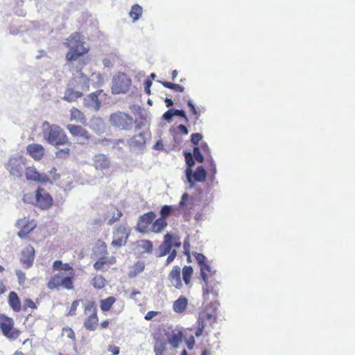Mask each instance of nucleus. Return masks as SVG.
Here are the masks:
<instances>
[{"mask_svg": "<svg viewBox=\"0 0 355 355\" xmlns=\"http://www.w3.org/2000/svg\"><path fill=\"white\" fill-rule=\"evenodd\" d=\"M87 62H88L87 60H81V59L78 60V65L76 67V71L77 72H81V70L87 64ZM80 78H82L83 81L86 84V86H85L86 89H89L88 78L87 77V76L84 75L83 73H80Z\"/></svg>", "mask_w": 355, "mask_h": 355, "instance_id": "ea45409f", "label": "nucleus"}, {"mask_svg": "<svg viewBox=\"0 0 355 355\" xmlns=\"http://www.w3.org/2000/svg\"><path fill=\"white\" fill-rule=\"evenodd\" d=\"M35 205L42 209H48L53 202V198L44 189L39 187L35 191Z\"/></svg>", "mask_w": 355, "mask_h": 355, "instance_id": "4468645a", "label": "nucleus"}, {"mask_svg": "<svg viewBox=\"0 0 355 355\" xmlns=\"http://www.w3.org/2000/svg\"><path fill=\"white\" fill-rule=\"evenodd\" d=\"M143 8L139 4H135L132 6L131 10L129 12V15L131 17L133 22L136 21L142 15Z\"/></svg>", "mask_w": 355, "mask_h": 355, "instance_id": "58836bf2", "label": "nucleus"}, {"mask_svg": "<svg viewBox=\"0 0 355 355\" xmlns=\"http://www.w3.org/2000/svg\"><path fill=\"white\" fill-rule=\"evenodd\" d=\"M0 329L3 336L10 340H17L21 334L19 329L15 327L13 318L3 313L0 314Z\"/></svg>", "mask_w": 355, "mask_h": 355, "instance_id": "423d86ee", "label": "nucleus"}, {"mask_svg": "<svg viewBox=\"0 0 355 355\" xmlns=\"http://www.w3.org/2000/svg\"><path fill=\"white\" fill-rule=\"evenodd\" d=\"M171 238L170 233H167L164 236V241L159 246L157 257H162L168 254L173 249H171V245L170 244L169 239Z\"/></svg>", "mask_w": 355, "mask_h": 355, "instance_id": "b1692460", "label": "nucleus"}, {"mask_svg": "<svg viewBox=\"0 0 355 355\" xmlns=\"http://www.w3.org/2000/svg\"><path fill=\"white\" fill-rule=\"evenodd\" d=\"M130 147L140 148L146 144V138L144 133H139L132 137L128 141Z\"/></svg>", "mask_w": 355, "mask_h": 355, "instance_id": "2f4dec72", "label": "nucleus"}, {"mask_svg": "<svg viewBox=\"0 0 355 355\" xmlns=\"http://www.w3.org/2000/svg\"><path fill=\"white\" fill-rule=\"evenodd\" d=\"M62 336H64L71 340L73 343H76V334L72 328L69 327H63L62 329Z\"/></svg>", "mask_w": 355, "mask_h": 355, "instance_id": "37998d69", "label": "nucleus"}, {"mask_svg": "<svg viewBox=\"0 0 355 355\" xmlns=\"http://www.w3.org/2000/svg\"><path fill=\"white\" fill-rule=\"evenodd\" d=\"M200 277L205 283V286L202 287L203 297H207L209 294L217 297L218 295L217 286L219 282L215 278L216 272L211 270L207 263L200 266Z\"/></svg>", "mask_w": 355, "mask_h": 355, "instance_id": "7ed1b4c3", "label": "nucleus"}, {"mask_svg": "<svg viewBox=\"0 0 355 355\" xmlns=\"http://www.w3.org/2000/svg\"><path fill=\"white\" fill-rule=\"evenodd\" d=\"M83 314L85 316L83 320L84 327L90 331L96 330L99 320L96 304L94 300H88L85 302Z\"/></svg>", "mask_w": 355, "mask_h": 355, "instance_id": "39448f33", "label": "nucleus"}, {"mask_svg": "<svg viewBox=\"0 0 355 355\" xmlns=\"http://www.w3.org/2000/svg\"><path fill=\"white\" fill-rule=\"evenodd\" d=\"M110 161L104 154H97L93 158V166L96 170H105L110 168Z\"/></svg>", "mask_w": 355, "mask_h": 355, "instance_id": "4be33fe9", "label": "nucleus"}, {"mask_svg": "<svg viewBox=\"0 0 355 355\" xmlns=\"http://www.w3.org/2000/svg\"><path fill=\"white\" fill-rule=\"evenodd\" d=\"M156 218V214L153 211H148L139 217L136 230L142 234H148L150 232L153 222Z\"/></svg>", "mask_w": 355, "mask_h": 355, "instance_id": "f8f14e48", "label": "nucleus"}, {"mask_svg": "<svg viewBox=\"0 0 355 355\" xmlns=\"http://www.w3.org/2000/svg\"><path fill=\"white\" fill-rule=\"evenodd\" d=\"M160 313L159 311H148L144 316L145 320H150L154 317L159 315Z\"/></svg>", "mask_w": 355, "mask_h": 355, "instance_id": "e2e57ef3", "label": "nucleus"}, {"mask_svg": "<svg viewBox=\"0 0 355 355\" xmlns=\"http://www.w3.org/2000/svg\"><path fill=\"white\" fill-rule=\"evenodd\" d=\"M182 280L184 284L189 288L191 287V279L193 274V269L191 266H184L182 270Z\"/></svg>", "mask_w": 355, "mask_h": 355, "instance_id": "f704fd0d", "label": "nucleus"}, {"mask_svg": "<svg viewBox=\"0 0 355 355\" xmlns=\"http://www.w3.org/2000/svg\"><path fill=\"white\" fill-rule=\"evenodd\" d=\"M91 285L97 290L103 288L106 285V279L103 275H95L90 282Z\"/></svg>", "mask_w": 355, "mask_h": 355, "instance_id": "4c0bfd02", "label": "nucleus"}, {"mask_svg": "<svg viewBox=\"0 0 355 355\" xmlns=\"http://www.w3.org/2000/svg\"><path fill=\"white\" fill-rule=\"evenodd\" d=\"M192 155L194 157L195 160L197 162L202 163L205 160V155L203 153H202L200 148L198 146H195L193 150Z\"/></svg>", "mask_w": 355, "mask_h": 355, "instance_id": "49530a36", "label": "nucleus"}, {"mask_svg": "<svg viewBox=\"0 0 355 355\" xmlns=\"http://www.w3.org/2000/svg\"><path fill=\"white\" fill-rule=\"evenodd\" d=\"M184 252L188 258H191L190 255V243L188 240H184L183 243Z\"/></svg>", "mask_w": 355, "mask_h": 355, "instance_id": "bf43d9fd", "label": "nucleus"}, {"mask_svg": "<svg viewBox=\"0 0 355 355\" xmlns=\"http://www.w3.org/2000/svg\"><path fill=\"white\" fill-rule=\"evenodd\" d=\"M138 252L141 254H151L153 251V243L151 241L142 239L136 243Z\"/></svg>", "mask_w": 355, "mask_h": 355, "instance_id": "393cba45", "label": "nucleus"}, {"mask_svg": "<svg viewBox=\"0 0 355 355\" xmlns=\"http://www.w3.org/2000/svg\"><path fill=\"white\" fill-rule=\"evenodd\" d=\"M70 152L69 148L58 149L55 153V157L58 159H67L69 157Z\"/></svg>", "mask_w": 355, "mask_h": 355, "instance_id": "de8ad7c7", "label": "nucleus"}, {"mask_svg": "<svg viewBox=\"0 0 355 355\" xmlns=\"http://www.w3.org/2000/svg\"><path fill=\"white\" fill-rule=\"evenodd\" d=\"M130 234V231L128 227L123 225H119L113 232L111 245L115 248H120L125 246Z\"/></svg>", "mask_w": 355, "mask_h": 355, "instance_id": "1a4fd4ad", "label": "nucleus"}, {"mask_svg": "<svg viewBox=\"0 0 355 355\" xmlns=\"http://www.w3.org/2000/svg\"><path fill=\"white\" fill-rule=\"evenodd\" d=\"M27 153L35 160H40L44 155V148L41 144H32L28 145Z\"/></svg>", "mask_w": 355, "mask_h": 355, "instance_id": "5701e85b", "label": "nucleus"}, {"mask_svg": "<svg viewBox=\"0 0 355 355\" xmlns=\"http://www.w3.org/2000/svg\"><path fill=\"white\" fill-rule=\"evenodd\" d=\"M121 216L122 212L120 210L116 209V214L114 213L113 216L110 219H109L107 222L108 225H112L115 222L119 220Z\"/></svg>", "mask_w": 355, "mask_h": 355, "instance_id": "6e6d98bb", "label": "nucleus"}, {"mask_svg": "<svg viewBox=\"0 0 355 355\" xmlns=\"http://www.w3.org/2000/svg\"><path fill=\"white\" fill-rule=\"evenodd\" d=\"M43 127L44 137L50 144L60 146L69 143L67 135L59 125L44 122Z\"/></svg>", "mask_w": 355, "mask_h": 355, "instance_id": "20e7f679", "label": "nucleus"}, {"mask_svg": "<svg viewBox=\"0 0 355 355\" xmlns=\"http://www.w3.org/2000/svg\"><path fill=\"white\" fill-rule=\"evenodd\" d=\"M193 207L192 199L190 198L187 193H184L181 197V200L178 204V211L180 213L181 211L186 212L189 211Z\"/></svg>", "mask_w": 355, "mask_h": 355, "instance_id": "a878e982", "label": "nucleus"}, {"mask_svg": "<svg viewBox=\"0 0 355 355\" xmlns=\"http://www.w3.org/2000/svg\"><path fill=\"white\" fill-rule=\"evenodd\" d=\"M116 259L114 257H108L103 256L100 257L94 263V268L96 270H101L104 268V266H110L115 263Z\"/></svg>", "mask_w": 355, "mask_h": 355, "instance_id": "c85d7f7f", "label": "nucleus"}, {"mask_svg": "<svg viewBox=\"0 0 355 355\" xmlns=\"http://www.w3.org/2000/svg\"><path fill=\"white\" fill-rule=\"evenodd\" d=\"M145 266V263L143 261H137L130 267L128 277L130 278L136 277L144 270Z\"/></svg>", "mask_w": 355, "mask_h": 355, "instance_id": "473e14b6", "label": "nucleus"}, {"mask_svg": "<svg viewBox=\"0 0 355 355\" xmlns=\"http://www.w3.org/2000/svg\"><path fill=\"white\" fill-rule=\"evenodd\" d=\"M50 173L52 175V177H53V179L54 180H57L60 178V175L57 173V169L53 167L51 171H50Z\"/></svg>", "mask_w": 355, "mask_h": 355, "instance_id": "338daca9", "label": "nucleus"}, {"mask_svg": "<svg viewBox=\"0 0 355 355\" xmlns=\"http://www.w3.org/2000/svg\"><path fill=\"white\" fill-rule=\"evenodd\" d=\"M184 156L187 164V167L184 171L185 175L186 177L189 178L191 173L192 168L195 165L196 160L194 157L192 155V153L190 152H184Z\"/></svg>", "mask_w": 355, "mask_h": 355, "instance_id": "c9c22d12", "label": "nucleus"}, {"mask_svg": "<svg viewBox=\"0 0 355 355\" xmlns=\"http://www.w3.org/2000/svg\"><path fill=\"white\" fill-rule=\"evenodd\" d=\"M178 130L183 135L188 134V130L184 125L180 124L178 126Z\"/></svg>", "mask_w": 355, "mask_h": 355, "instance_id": "774afa93", "label": "nucleus"}, {"mask_svg": "<svg viewBox=\"0 0 355 355\" xmlns=\"http://www.w3.org/2000/svg\"><path fill=\"white\" fill-rule=\"evenodd\" d=\"M144 85H145V92L147 94L150 95V87L152 85V81L150 80H145L144 82Z\"/></svg>", "mask_w": 355, "mask_h": 355, "instance_id": "69168bd1", "label": "nucleus"}, {"mask_svg": "<svg viewBox=\"0 0 355 355\" xmlns=\"http://www.w3.org/2000/svg\"><path fill=\"white\" fill-rule=\"evenodd\" d=\"M116 299L114 296H110L107 298L100 300V308L103 312L109 311Z\"/></svg>", "mask_w": 355, "mask_h": 355, "instance_id": "e433bc0d", "label": "nucleus"}, {"mask_svg": "<svg viewBox=\"0 0 355 355\" xmlns=\"http://www.w3.org/2000/svg\"><path fill=\"white\" fill-rule=\"evenodd\" d=\"M18 225L20 226V230L18 232V236L21 239L26 238L27 235L36 227V224L33 220L28 221L25 218L19 220Z\"/></svg>", "mask_w": 355, "mask_h": 355, "instance_id": "412c9836", "label": "nucleus"}, {"mask_svg": "<svg viewBox=\"0 0 355 355\" xmlns=\"http://www.w3.org/2000/svg\"><path fill=\"white\" fill-rule=\"evenodd\" d=\"M97 245H98V248L99 250V251L101 252V253L103 254H107V244L101 241V240H98L97 241Z\"/></svg>", "mask_w": 355, "mask_h": 355, "instance_id": "864d4df0", "label": "nucleus"}, {"mask_svg": "<svg viewBox=\"0 0 355 355\" xmlns=\"http://www.w3.org/2000/svg\"><path fill=\"white\" fill-rule=\"evenodd\" d=\"M83 35L78 32L71 34L64 44L69 49L66 53V60L68 62H73L78 60L80 57L89 52V48L84 46Z\"/></svg>", "mask_w": 355, "mask_h": 355, "instance_id": "f03ea898", "label": "nucleus"}, {"mask_svg": "<svg viewBox=\"0 0 355 355\" xmlns=\"http://www.w3.org/2000/svg\"><path fill=\"white\" fill-rule=\"evenodd\" d=\"M26 164V159L23 156H17L10 158L6 164V169L12 176L21 178Z\"/></svg>", "mask_w": 355, "mask_h": 355, "instance_id": "9d476101", "label": "nucleus"}, {"mask_svg": "<svg viewBox=\"0 0 355 355\" xmlns=\"http://www.w3.org/2000/svg\"><path fill=\"white\" fill-rule=\"evenodd\" d=\"M158 82L160 83L166 88H168L179 92H184V87L180 85L172 83L168 81L159 80Z\"/></svg>", "mask_w": 355, "mask_h": 355, "instance_id": "79ce46f5", "label": "nucleus"}, {"mask_svg": "<svg viewBox=\"0 0 355 355\" xmlns=\"http://www.w3.org/2000/svg\"><path fill=\"white\" fill-rule=\"evenodd\" d=\"M108 352L111 355H117L119 353V347L114 345H110L108 347Z\"/></svg>", "mask_w": 355, "mask_h": 355, "instance_id": "0e129e2a", "label": "nucleus"}, {"mask_svg": "<svg viewBox=\"0 0 355 355\" xmlns=\"http://www.w3.org/2000/svg\"><path fill=\"white\" fill-rule=\"evenodd\" d=\"M174 116H179L182 117L186 122L188 121V117L187 116L185 112L182 110H173Z\"/></svg>", "mask_w": 355, "mask_h": 355, "instance_id": "680f3d73", "label": "nucleus"}, {"mask_svg": "<svg viewBox=\"0 0 355 355\" xmlns=\"http://www.w3.org/2000/svg\"><path fill=\"white\" fill-rule=\"evenodd\" d=\"M202 136L200 133H193L191 135V141L195 145V146H198V143L201 141Z\"/></svg>", "mask_w": 355, "mask_h": 355, "instance_id": "5fc2aeb1", "label": "nucleus"}, {"mask_svg": "<svg viewBox=\"0 0 355 355\" xmlns=\"http://www.w3.org/2000/svg\"><path fill=\"white\" fill-rule=\"evenodd\" d=\"M215 322L216 316L214 315L205 311H201L199 313V316L196 322L197 329L195 331L196 336H200L202 334L207 324H209V325H211Z\"/></svg>", "mask_w": 355, "mask_h": 355, "instance_id": "ddd939ff", "label": "nucleus"}, {"mask_svg": "<svg viewBox=\"0 0 355 355\" xmlns=\"http://www.w3.org/2000/svg\"><path fill=\"white\" fill-rule=\"evenodd\" d=\"M66 128L71 135L76 139L80 144H87L91 138L89 132L81 125L68 124Z\"/></svg>", "mask_w": 355, "mask_h": 355, "instance_id": "9b49d317", "label": "nucleus"}, {"mask_svg": "<svg viewBox=\"0 0 355 355\" xmlns=\"http://www.w3.org/2000/svg\"><path fill=\"white\" fill-rule=\"evenodd\" d=\"M87 300L83 299H78L72 302L70 309L67 313V316H75L77 313V309L80 304H82L83 308L84 309V304Z\"/></svg>", "mask_w": 355, "mask_h": 355, "instance_id": "a19ab883", "label": "nucleus"}, {"mask_svg": "<svg viewBox=\"0 0 355 355\" xmlns=\"http://www.w3.org/2000/svg\"><path fill=\"white\" fill-rule=\"evenodd\" d=\"M174 211L173 207L171 205H164L160 210V217L167 220V218L173 214Z\"/></svg>", "mask_w": 355, "mask_h": 355, "instance_id": "c03bdc74", "label": "nucleus"}, {"mask_svg": "<svg viewBox=\"0 0 355 355\" xmlns=\"http://www.w3.org/2000/svg\"><path fill=\"white\" fill-rule=\"evenodd\" d=\"M188 306V300L186 297L181 295L173 304V309L177 313L184 312Z\"/></svg>", "mask_w": 355, "mask_h": 355, "instance_id": "7c9ffc66", "label": "nucleus"}, {"mask_svg": "<svg viewBox=\"0 0 355 355\" xmlns=\"http://www.w3.org/2000/svg\"><path fill=\"white\" fill-rule=\"evenodd\" d=\"M69 120L75 121L81 124L85 125L87 123V118L84 113L76 107H72L70 111Z\"/></svg>", "mask_w": 355, "mask_h": 355, "instance_id": "bb28decb", "label": "nucleus"}, {"mask_svg": "<svg viewBox=\"0 0 355 355\" xmlns=\"http://www.w3.org/2000/svg\"><path fill=\"white\" fill-rule=\"evenodd\" d=\"M198 147L200 148L202 153H203L206 157L205 167L211 174V176L214 177L216 173V168L207 144L206 142H202Z\"/></svg>", "mask_w": 355, "mask_h": 355, "instance_id": "f3484780", "label": "nucleus"}, {"mask_svg": "<svg viewBox=\"0 0 355 355\" xmlns=\"http://www.w3.org/2000/svg\"><path fill=\"white\" fill-rule=\"evenodd\" d=\"M187 105L190 109V112L194 116L195 121H198L200 118V113L196 110L191 100L187 101Z\"/></svg>", "mask_w": 355, "mask_h": 355, "instance_id": "8fccbe9b", "label": "nucleus"}, {"mask_svg": "<svg viewBox=\"0 0 355 355\" xmlns=\"http://www.w3.org/2000/svg\"><path fill=\"white\" fill-rule=\"evenodd\" d=\"M27 308H31L32 309H36L37 308L36 304L31 299H26L24 300V305L23 309L26 311Z\"/></svg>", "mask_w": 355, "mask_h": 355, "instance_id": "603ef678", "label": "nucleus"}, {"mask_svg": "<svg viewBox=\"0 0 355 355\" xmlns=\"http://www.w3.org/2000/svg\"><path fill=\"white\" fill-rule=\"evenodd\" d=\"M53 269L59 272L49 279L46 284L49 289L51 291L60 288L67 291L74 289L75 270L69 263L55 260L53 263Z\"/></svg>", "mask_w": 355, "mask_h": 355, "instance_id": "f257e3e1", "label": "nucleus"}, {"mask_svg": "<svg viewBox=\"0 0 355 355\" xmlns=\"http://www.w3.org/2000/svg\"><path fill=\"white\" fill-rule=\"evenodd\" d=\"M177 256V251L175 249H173L168 255V257L166 259L165 265L168 266L170 263H171L174 259H175Z\"/></svg>", "mask_w": 355, "mask_h": 355, "instance_id": "13d9d810", "label": "nucleus"}, {"mask_svg": "<svg viewBox=\"0 0 355 355\" xmlns=\"http://www.w3.org/2000/svg\"><path fill=\"white\" fill-rule=\"evenodd\" d=\"M25 176L30 181L41 183L51 182L46 174L40 173L34 166H29L25 168Z\"/></svg>", "mask_w": 355, "mask_h": 355, "instance_id": "a211bd4d", "label": "nucleus"}, {"mask_svg": "<svg viewBox=\"0 0 355 355\" xmlns=\"http://www.w3.org/2000/svg\"><path fill=\"white\" fill-rule=\"evenodd\" d=\"M130 78L125 73L119 72L113 78L112 93L114 94H125L130 89Z\"/></svg>", "mask_w": 355, "mask_h": 355, "instance_id": "6e6552de", "label": "nucleus"}, {"mask_svg": "<svg viewBox=\"0 0 355 355\" xmlns=\"http://www.w3.org/2000/svg\"><path fill=\"white\" fill-rule=\"evenodd\" d=\"M8 302L13 311L19 312L21 310V301L15 291L10 292L8 297Z\"/></svg>", "mask_w": 355, "mask_h": 355, "instance_id": "cd10ccee", "label": "nucleus"}, {"mask_svg": "<svg viewBox=\"0 0 355 355\" xmlns=\"http://www.w3.org/2000/svg\"><path fill=\"white\" fill-rule=\"evenodd\" d=\"M34 258L35 249L32 245H28L22 251L21 262L26 268H28L32 266Z\"/></svg>", "mask_w": 355, "mask_h": 355, "instance_id": "aec40b11", "label": "nucleus"}, {"mask_svg": "<svg viewBox=\"0 0 355 355\" xmlns=\"http://www.w3.org/2000/svg\"><path fill=\"white\" fill-rule=\"evenodd\" d=\"M102 94L103 90L98 89L89 94L86 98H84V106L86 107L94 109V110H98L101 107V102L98 99V96H101Z\"/></svg>", "mask_w": 355, "mask_h": 355, "instance_id": "6ab92c4d", "label": "nucleus"}, {"mask_svg": "<svg viewBox=\"0 0 355 355\" xmlns=\"http://www.w3.org/2000/svg\"><path fill=\"white\" fill-rule=\"evenodd\" d=\"M171 238L169 239L170 244L171 245V249L173 248H178L181 246L180 238L178 235L173 234L170 233Z\"/></svg>", "mask_w": 355, "mask_h": 355, "instance_id": "09e8293b", "label": "nucleus"}, {"mask_svg": "<svg viewBox=\"0 0 355 355\" xmlns=\"http://www.w3.org/2000/svg\"><path fill=\"white\" fill-rule=\"evenodd\" d=\"M167 225L168 223L166 220L161 218L155 219L151 225L150 232L155 234L161 233Z\"/></svg>", "mask_w": 355, "mask_h": 355, "instance_id": "72a5a7b5", "label": "nucleus"}, {"mask_svg": "<svg viewBox=\"0 0 355 355\" xmlns=\"http://www.w3.org/2000/svg\"><path fill=\"white\" fill-rule=\"evenodd\" d=\"M16 275L18 278L19 284L23 285L26 281V274L21 270H16Z\"/></svg>", "mask_w": 355, "mask_h": 355, "instance_id": "4d7b16f0", "label": "nucleus"}, {"mask_svg": "<svg viewBox=\"0 0 355 355\" xmlns=\"http://www.w3.org/2000/svg\"><path fill=\"white\" fill-rule=\"evenodd\" d=\"M193 256H194L196 261L198 262L199 266L207 263L206 257L202 254L196 252L193 254Z\"/></svg>", "mask_w": 355, "mask_h": 355, "instance_id": "3c124183", "label": "nucleus"}, {"mask_svg": "<svg viewBox=\"0 0 355 355\" xmlns=\"http://www.w3.org/2000/svg\"><path fill=\"white\" fill-rule=\"evenodd\" d=\"M133 118L123 112H116L110 116V123L112 125L123 130H129L133 125Z\"/></svg>", "mask_w": 355, "mask_h": 355, "instance_id": "0eeeda50", "label": "nucleus"}, {"mask_svg": "<svg viewBox=\"0 0 355 355\" xmlns=\"http://www.w3.org/2000/svg\"><path fill=\"white\" fill-rule=\"evenodd\" d=\"M83 96V92L75 90L73 87L68 86L64 92V96L62 98L68 102L76 101L79 98Z\"/></svg>", "mask_w": 355, "mask_h": 355, "instance_id": "c756f323", "label": "nucleus"}, {"mask_svg": "<svg viewBox=\"0 0 355 355\" xmlns=\"http://www.w3.org/2000/svg\"><path fill=\"white\" fill-rule=\"evenodd\" d=\"M155 355H165L166 343L162 341L156 342L154 347Z\"/></svg>", "mask_w": 355, "mask_h": 355, "instance_id": "a18cd8bd", "label": "nucleus"}, {"mask_svg": "<svg viewBox=\"0 0 355 355\" xmlns=\"http://www.w3.org/2000/svg\"><path fill=\"white\" fill-rule=\"evenodd\" d=\"M167 279L168 286L173 287L176 289H181L182 288V282L181 279L180 267L178 266H173L168 275Z\"/></svg>", "mask_w": 355, "mask_h": 355, "instance_id": "dca6fc26", "label": "nucleus"}, {"mask_svg": "<svg viewBox=\"0 0 355 355\" xmlns=\"http://www.w3.org/2000/svg\"><path fill=\"white\" fill-rule=\"evenodd\" d=\"M211 174L205 170V168L202 166H198L194 171L193 169L191 170V173L189 178H187V180L190 185V187H193L196 182H203L206 180L207 174Z\"/></svg>", "mask_w": 355, "mask_h": 355, "instance_id": "2eb2a0df", "label": "nucleus"}, {"mask_svg": "<svg viewBox=\"0 0 355 355\" xmlns=\"http://www.w3.org/2000/svg\"><path fill=\"white\" fill-rule=\"evenodd\" d=\"M174 116V114H173V109H171V110H168V111H166L164 114H163V119L168 122H170L171 121V119L172 117Z\"/></svg>", "mask_w": 355, "mask_h": 355, "instance_id": "052dcab7", "label": "nucleus"}]
</instances>
